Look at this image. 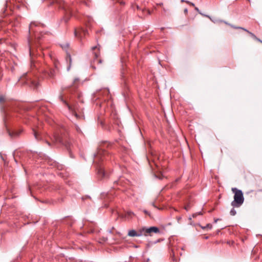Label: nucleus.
Masks as SVG:
<instances>
[{"mask_svg": "<svg viewBox=\"0 0 262 262\" xmlns=\"http://www.w3.org/2000/svg\"><path fill=\"white\" fill-rule=\"evenodd\" d=\"M53 142L55 144H60L65 145L68 147V145L63 137H61L58 133H55L51 138Z\"/></svg>", "mask_w": 262, "mask_h": 262, "instance_id": "3", "label": "nucleus"}, {"mask_svg": "<svg viewBox=\"0 0 262 262\" xmlns=\"http://www.w3.org/2000/svg\"><path fill=\"white\" fill-rule=\"evenodd\" d=\"M254 38H255V39H257L258 40V39L257 38V37H256L255 36L254 37Z\"/></svg>", "mask_w": 262, "mask_h": 262, "instance_id": "35", "label": "nucleus"}, {"mask_svg": "<svg viewBox=\"0 0 262 262\" xmlns=\"http://www.w3.org/2000/svg\"><path fill=\"white\" fill-rule=\"evenodd\" d=\"M63 101L68 107L70 112L74 115L77 118H78L79 117L77 113L80 112V110L79 107L78 106V104L77 103H74L73 104L70 105L66 101Z\"/></svg>", "mask_w": 262, "mask_h": 262, "instance_id": "4", "label": "nucleus"}, {"mask_svg": "<svg viewBox=\"0 0 262 262\" xmlns=\"http://www.w3.org/2000/svg\"><path fill=\"white\" fill-rule=\"evenodd\" d=\"M143 235H147L150 234L151 233H158L159 232V229L156 227H151L148 228H143L142 229Z\"/></svg>", "mask_w": 262, "mask_h": 262, "instance_id": "5", "label": "nucleus"}, {"mask_svg": "<svg viewBox=\"0 0 262 262\" xmlns=\"http://www.w3.org/2000/svg\"><path fill=\"white\" fill-rule=\"evenodd\" d=\"M186 3H187V4H189L190 5H191L192 6H194V4L193 3H190V2H188V1L186 2Z\"/></svg>", "mask_w": 262, "mask_h": 262, "instance_id": "22", "label": "nucleus"}, {"mask_svg": "<svg viewBox=\"0 0 262 262\" xmlns=\"http://www.w3.org/2000/svg\"><path fill=\"white\" fill-rule=\"evenodd\" d=\"M258 40L259 41H260V42H262V41H261L260 39H258Z\"/></svg>", "mask_w": 262, "mask_h": 262, "instance_id": "31", "label": "nucleus"}, {"mask_svg": "<svg viewBox=\"0 0 262 262\" xmlns=\"http://www.w3.org/2000/svg\"><path fill=\"white\" fill-rule=\"evenodd\" d=\"M96 48H97V47H96V46L93 47L92 48V50H94Z\"/></svg>", "mask_w": 262, "mask_h": 262, "instance_id": "23", "label": "nucleus"}, {"mask_svg": "<svg viewBox=\"0 0 262 262\" xmlns=\"http://www.w3.org/2000/svg\"><path fill=\"white\" fill-rule=\"evenodd\" d=\"M98 173L100 176L102 177H104L105 175V172L104 169H102V168H99L98 171Z\"/></svg>", "mask_w": 262, "mask_h": 262, "instance_id": "9", "label": "nucleus"}, {"mask_svg": "<svg viewBox=\"0 0 262 262\" xmlns=\"http://www.w3.org/2000/svg\"><path fill=\"white\" fill-rule=\"evenodd\" d=\"M143 235L142 229L138 232L135 230H130L128 232V235L130 237L140 236Z\"/></svg>", "mask_w": 262, "mask_h": 262, "instance_id": "7", "label": "nucleus"}, {"mask_svg": "<svg viewBox=\"0 0 262 262\" xmlns=\"http://www.w3.org/2000/svg\"><path fill=\"white\" fill-rule=\"evenodd\" d=\"M45 72L50 78H53L55 76L56 71L54 69H49L48 70H46Z\"/></svg>", "mask_w": 262, "mask_h": 262, "instance_id": "8", "label": "nucleus"}, {"mask_svg": "<svg viewBox=\"0 0 262 262\" xmlns=\"http://www.w3.org/2000/svg\"><path fill=\"white\" fill-rule=\"evenodd\" d=\"M66 59H67V61H68V60L69 61V64L70 65L71 63V62H72V59H71V57L69 54H67Z\"/></svg>", "mask_w": 262, "mask_h": 262, "instance_id": "11", "label": "nucleus"}, {"mask_svg": "<svg viewBox=\"0 0 262 262\" xmlns=\"http://www.w3.org/2000/svg\"><path fill=\"white\" fill-rule=\"evenodd\" d=\"M87 34V30L83 28H79L75 30V35L80 39L85 37Z\"/></svg>", "mask_w": 262, "mask_h": 262, "instance_id": "6", "label": "nucleus"}, {"mask_svg": "<svg viewBox=\"0 0 262 262\" xmlns=\"http://www.w3.org/2000/svg\"><path fill=\"white\" fill-rule=\"evenodd\" d=\"M189 208H190V206L189 205H188L185 207V209L187 211H188Z\"/></svg>", "mask_w": 262, "mask_h": 262, "instance_id": "21", "label": "nucleus"}, {"mask_svg": "<svg viewBox=\"0 0 262 262\" xmlns=\"http://www.w3.org/2000/svg\"><path fill=\"white\" fill-rule=\"evenodd\" d=\"M182 2H185V1H184V0H182ZM186 2V1H185V2Z\"/></svg>", "mask_w": 262, "mask_h": 262, "instance_id": "32", "label": "nucleus"}, {"mask_svg": "<svg viewBox=\"0 0 262 262\" xmlns=\"http://www.w3.org/2000/svg\"><path fill=\"white\" fill-rule=\"evenodd\" d=\"M34 26H36V24H35V23H33V22L31 23V24H30V27H29L30 33L33 31V27Z\"/></svg>", "mask_w": 262, "mask_h": 262, "instance_id": "10", "label": "nucleus"}, {"mask_svg": "<svg viewBox=\"0 0 262 262\" xmlns=\"http://www.w3.org/2000/svg\"><path fill=\"white\" fill-rule=\"evenodd\" d=\"M219 220V219H215V220H214V222H215V223H216Z\"/></svg>", "mask_w": 262, "mask_h": 262, "instance_id": "26", "label": "nucleus"}, {"mask_svg": "<svg viewBox=\"0 0 262 262\" xmlns=\"http://www.w3.org/2000/svg\"><path fill=\"white\" fill-rule=\"evenodd\" d=\"M53 3H57L59 7L64 10V15L62 20H64L65 23H67L72 14L71 9L70 7L67 4H65L62 0H53Z\"/></svg>", "mask_w": 262, "mask_h": 262, "instance_id": "2", "label": "nucleus"}, {"mask_svg": "<svg viewBox=\"0 0 262 262\" xmlns=\"http://www.w3.org/2000/svg\"><path fill=\"white\" fill-rule=\"evenodd\" d=\"M195 10H196L198 12H199V10L197 7H195Z\"/></svg>", "mask_w": 262, "mask_h": 262, "instance_id": "24", "label": "nucleus"}, {"mask_svg": "<svg viewBox=\"0 0 262 262\" xmlns=\"http://www.w3.org/2000/svg\"><path fill=\"white\" fill-rule=\"evenodd\" d=\"M185 12H187V9H185Z\"/></svg>", "mask_w": 262, "mask_h": 262, "instance_id": "29", "label": "nucleus"}, {"mask_svg": "<svg viewBox=\"0 0 262 262\" xmlns=\"http://www.w3.org/2000/svg\"><path fill=\"white\" fill-rule=\"evenodd\" d=\"M232 192L234 193V200L231 203L233 207H239L244 203V198L242 191L236 188H232Z\"/></svg>", "mask_w": 262, "mask_h": 262, "instance_id": "1", "label": "nucleus"}, {"mask_svg": "<svg viewBox=\"0 0 262 262\" xmlns=\"http://www.w3.org/2000/svg\"><path fill=\"white\" fill-rule=\"evenodd\" d=\"M230 213L231 215H234L236 214V211L233 208L231 210Z\"/></svg>", "mask_w": 262, "mask_h": 262, "instance_id": "13", "label": "nucleus"}, {"mask_svg": "<svg viewBox=\"0 0 262 262\" xmlns=\"http://www.w3.org/2000/svg\"><path fill=\"white\" fill-rule=\"evenodd\" d=\"M55 68H56V69H57V65H55Z\"/></svg>", "mask_w": 262, "mask_h": 262, "instance_id": "33", "label": "nucleus"}, {"mask_svg": "<svg viewBox=\"0 0 262 262\" xmlns=\"http://www.w3.org/2000/svg\"><path fill=\"white\" fill-rule=\"evenodd\" d=\"M144 213H145V214H148V211H146V210H144Z\"/></svg>", "mask_w": 262, "mask_h": 262, "instance_id": "25", "label": "nucleus"}, {"mask_svg": "<svg viewBox=\"0 0 262 262\" xmlns=\"http://www.w3.org/2000/svg\"><path fill=\"white\" fill-rule=\"evenodd\" d=\"M69 47V44L68 43H66L65 45H61V47L62 49H66V48H68Z\"/></svg>", "mask_w": 262, "mask_h": 262, "instance_id": "14", "label": "nucleus"}, {"mask_svg": "<svg viewBox=\"0 0 262 262\" xmlns=\"http://www.w3.org/2000/svg\"><path fill=\"white\" fill-rule=\"evenodd\" d=\"M31 83L32 86H34L35 88L37 87V83L35 81H31Z\"/></svg>", "mask_w": 262, "mask_h": 262, "instance_id": "15", "label": "nucleus"}, {"mask_svg": "<svg viewBox=\"0 0 262 262\" xmlns=\"http://www.w3.org/2000/svg\"><path fill=\"white\" fill-rule=\"evenodd\" d=\"M137 9H139V6H137Z\"/></svg>", "mask_w": 262, "mask_h": 262, "instance_id": "34", "label": "nucleus"}, {"mask_svg": "<svg viewBox=\"0 0 262 262\" xmlns=\"http://www.w3.org/2000/svg\"><path fill=\"white\" fill-rule=\"evenodd\" d=\"M246 32L247 33L249 34L250 35H251L253 37H255V35L252 34V33H251L250 32H249V31H248L247 30H246Z\"/></svg>", "mask_w": 262, "mask_h": 262, "instance_id": "20", "label": "nucleus"}, {"mask_svg": "<svg viewBox=\"0 0 262 262\" xmlns=\"http://www.w3.org/2000/svg\"><path fill=\"white\" fill-rule=\"evenodd\" d=\"M9 134L10 136H11V137H13L14 136H17L18 135L16 133H11L9 132Z\"/></svg>", "mask_w": 262, "mask_h": 262, "instance_id": "18", "label": "nucleus"}, {"mask_svg": "<svg viewBox=\"0 0 262 262\" xmlns=\"http://www.w3.org/2000/svg\"><path fill=\"white\" fill-rule=\"evenodd\" d=\"M29 50H31L30 47H29ZM30 54H31V51H30Z\"/></svg>", "mask_w": 262, "mask_h": 262, "instance_id": "28", "label": "nucleus"}, {"mask_svg": "<svg viewBox=\"0 0 262 262\" xmlns=\"http://www.w3.org/2000/svg\"><path fill=\"white\" fill-rule=\"evenodd\" d=\"M134 213L132 211H128L127 212L126 215L127 217H131L132 215H134Z\"/></svg>", "mask_w": 262, "mask_h": 262, "instance_id": "12", "label": "nucleus"}, {"mask_svg": "<svg viewBox=\"0 0 262 262\" xmlns=\"http://www.w3.org/2000/svg\"><path fill=\"white\" fill-rule=\"evenodd\" d=\"M33 132H34V135L35 138L37 140H38V136H37V132H35V131H34V130Z\"/></svg>", "mask_w": 262, "mask_h": 262, "instance_id": "19", "label": "nucleus"}, {"mask_svg": "<svg viewBox=\"0 0 262 262\" xmlns=\"http://www.w3.org/2000/svg\"><path fill=\"white\" fill-rule=\"evenodd\" d=\"M202 213H201V212H199L198 213H195L193 214L192 216H193V217H195L198 215H202Z\"/></svg>", "mask_w": 262, "mask_h": 262, "instance_id": "16", "label": "nucleus"}, {"mask_svg": "<svg viewBox=\"0 0 262 262\" xmlns=\"http://www.w3.org/2000/svg\"><path fill=\"white\" fill-rule=\"evenodd\" d=\"M47 143L49 145H50V143L48 141H47Z\"/></svg>", "mask_w": 262, "mask_h": 262, "instance_id": "27", "label": "nucleus"}, {"mask_svg": "<svg viewBox=\"0 0 262 262\" xmlns=\"http://www.w3.org/2000/svg\"><path fill=\"white\" fill-rule=\"evenodd\" d=\"M5 98L3 96H0V103L4 101Z\"/></svg>", "mask_w": 262, "mask_h": 262, "instance_id": "17", "label": "nucleus"}, {"mask_svg": "<svg viewBox=\"0 0 262 262\" xmlns=\"http://www.w3.org/2000/svg\"><path fill=\"white\" fill-rule=\"evenodd\" d=\"M98 62H99V63H100V62H101V61L100 60H98Z\"/></svg>", "mask_w": 262, "mask_h": 262, "instance_id": "30", "label": "nucleus"}]
</instances>
